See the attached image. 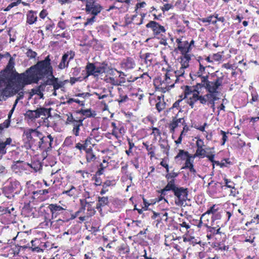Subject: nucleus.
Returning <instances> with one entry per match:
<instances>
[{"label":"nucleus","mask_w":259,"mask_h":259,"mask_svg":"<svg viewBox=\"0 0 259 259\" xmlns=\"http://www.w3.org/2000/svg\"><path fill=\"white\" fill-rule=\"evenodd\" d=\"M50 56H48L44 60L39 61L35 65L30 67L25 72L19 75L17 80L20 83L25 85L31 83H37L38 81L45 76H51L44 83L47 85H53L56 78L53 75L52 67L50 63Z\"/></svg>","instance_id":"1"},{"label":"nucleus","mask_w":259,"mask_h":259,"mask_svg":"<svg viewBox=\"0 0 259 259\" xmlns=\"http://www.w3.org/2000/svg\"><path fill=\"white\" fill-rule=\"evenodd\" d=\"M168 191H172L176 196L175 201V204L178 206H182L184 202L188 199V189L183 187H178L175 184V180H171L168 181L165 187L161 189L160 193L161 195H165V192Z\"/></svg>","instance_id":"2"},{"label":"nucleus","mask_w":259,"mask_h":259,"mask_svg":"<svg viewBox=\"0 0 259 259\" xmlns=\"http://www.w3.org/2000/svg\"><path fill=\"white\" fill-rule=\"evenodd\" d=\"M222 77H218L214 81H209L208 76L206 75L202 77V81L200 83H198L197 85L205 88L210 93H217V89L222 84Z\"/></svg>","instance_id":"3"},{"label":"nucleus","mask_w":259,"mask_h":259,"mask_svg":"<svg viewBox=\"0 0 259 259\" xmlns=\"http://www.w3.org/2000/svg\"><path fill=\"white\" fill-rule=\"evenodd\" d=\"M102 7L96 0L85 1V11L88 14L97 16L102 10Z\"/></svg>","instance_id":"4"},{"label":"nucleus","mask_w":259,"mask_h":259,"mask_svg":"<svg viewBox=\"0 0 259 259\" xmlns=\"http://www.w3.org/2000/svg\"><path fill=\"white\" fill-rule=\"evenodd\" d=\"M11 81L9 74L5 72H2L0 73V93L6 95L7 90L11 89Z\"/></svg>","instance_id":"5"},{"label":"nucleus","mask_w":259,"mask_h":259,"mask_svg":"<svg viewBox=\"0 0 259 259\" xmlns=\"http://www.w3.org/2000/svg\"><path fill=\"white\" fill-rule=\"evenodd\" d=\"M146 27L148 28H151L154 35H157L161 32L164 33L166 31L164 26L154 21H150L146 24Z\"/></svg>","instance_id":"6"},{"label":"nucleus","mask_w":259,"mask_h":259,"mask_svg":"<svg viewBox=\"0 0 259 259\" xmlns=\"http://www.w3.org/2000/svg\"><path fill=\"white\" fill-rule=\"evenodd\" d=\"M74 57V54L71 51L67 52L64 54L62 57L60 63L58 65V68L60 69H64L68 66L69 63Z\"/></svg>","instance_id":"7"},{"label":"nucleus","mask_w":259,"mask_h":259,"mask_svg":"<svg viewBox=\"0 0 259 259\" xmlns=\"http://www.w3.org/2000/svg\"><path fill=\"white\" fill-rule=\"evenodd\" d=\"M24 134L30 145L34 144L35 141L36 140V138H39V136L41 135V133L33 129L28 130L25 132Z\"/></svg>","instance_id":"8"},{"label":"nucleus","mask_w":259,"mask_h":259,"mask_svg":"<svg viewBox=\"0 0 259 259\" xmlns=\"http://www.w3.org/2000/svg\"><path fill=\"white\" fill-rule=\"evenodd\" d=\"M48 207L52 213L53 218H56L58 215L62 213L63 211L65 210L62 206L57 204H51Z\"/></svg>","instance_id":"9"},{"label":"nucleus","mask_w":259,"mask_h":259,"mask_svg":"<svg viewBox=\"0 0 259 259\" xmlns=\"http://www.w3.org/2000/svg\"><path fill=\"white\" fill-rule=\"evenodd\" d=\"M85 69L87 72L88 76L89 75L98 76V73L96 72L97 66L94 64L88 63L85 67Z\"/></svg>","instance_id":"10"},{"label":"nucleus","mask_w":259,"mask_h":259,"mask_svg":"<svg viewBox=\"0 0 259 259\" xmlns=\"http://www.w3.org/2000/svg\"><path fill=\"white\" fill-rule=\"evenodd\" d=\"M37 117H40L41 115L48 116L50 117L51 116V108H46L44 107L38 108L36 109Z\"/></svg>","instance_id":"11"},{"label":"nucleus","mask_w":259,"mask_h":259,"mask_svg":"<svg viewBox=\"0 0 259 259\" xmlns=\"http://www.w3.org/2000/svg\"><path fill=\"white\" fill-rule=\"evenodd\" d=\"M198 61L200 62V60H198ZM205 69V67H204L200 62H199V70L195 74H192V73H190V76L193 80L195 79V77H200L201 78V81H202V77L204 76H202L203 72H204Z\"/></svg>","instance_id":"12"},{"label":"nucleus","mask_w":259,"mask_h":259,"mask_svg":"<svg viewBox=\"0 0 259 259\" xmlns=\"http://www.w3.org/2000/svg\"><path fill=\"white\" fill-rule=\"evenodd\" d=\"M84 119V118L82 119H78L77 121L74 122L72 125L73 128L72 130V133L75 136H78L80 131V127L83 125L82 121Z\"/></svg>","instance_id":"13"},{"label":"nucleus","mask_w":259,"mask_h":259,"mask_svg":"<svg viewBox=\"0 0 259 259\" xmlns=\"http://www.w3.org/2000/svg\"><path fill=\"white\" fill-rule=\"evenodd\" d=\"M194 44V41L192 40L190 44L187 41H185V45L184 47L179 45L178 49L181 52L182 54H186L188 53L191 49V47Z\"/></svg>","instance_id":"14"},{"label":"nucleus","mask_w":259,"mask_h":259,"mask_svg":"<svg viewBox=\"0 0 259 259\" xmlns=\"http://www.w3.org/2000/svg\"><path fill=\"white\" fill-rule=\"evenodd\" d=\"M182 55H183V56L181 57V66L183 68H187L189 66V62L191 60V57L188 53L182 54Z\"/></svg>","instance_id":"15"},{"label":"nucleus","mask_w":259,"mask_h":259,"mask_svg":"<svg viewBox=\"0 0 259 259\" xmlns=\"http://www.w3.org/2000/svg\"><path fill=\"white\" fill-rule=\"evenodd\" d=\"M109 200L107 197H99L98 202L97 204L96 208L97 209H101V207L108 205Z\"/></svg>","instance_id":"16"},{"label":"nucleus","mask_w":259,"mask_h":259,"mask_svg":"<svg viewBox=\"0 0 259 259\" xmlns=\"http://www.w3.org/2000/svg\"><path fill=\"white\" fill-rule=\"evenodd\" d=\"M164 96L157 97L158 102L156 104V108L159 112L163 110L166 106V103L164 101Z\"/></svg>","instance_id":"17"},{"label":"nucleus","mask_w":259,"mask_h":259,"mask_svg":"<svg viewBox=\"0 0 259 259\" xmlns=\"http://www.w3.org/2000/svg\"><path fill=\"white\" fill-rule=\"evenodd\" d=\"M141 57L145 59V63L147 65L150 66L152 64L155 55L154 54L147 53L142 56Z\"/></svg>","instance_id":"18"},{"label":"nucleus","mask_w":259,"mask_h":259,"mask_svg":"<svg viewBox=\"0 0 259 259\" xmlns=\"http://www.w3.org/2000/svg\"><path fill=\"white\" fill-rule=\"evenodd\" d=\"M37 20L36 13L29 11L27 15V22L29 24H32Z\"/></svg>","instance_id":"19"},{"label":"nucleus","mask_w":259,"mask_h":259,"mask_svg":"<svg viewBox=\"0 0 259 259\" xmlns=\"http://www.w3.org/2000/svg\"><path fill=\"white\" fill-rule=\"evenodd\" d=\"M39 243L38 240H32L31 241V246L29 247V248L32 251H35L37 252H42V249L37 246V243Z\"/></svg>","instance_id":"20"},{"label":"nucleus","mask_w":259,"mask_h":259,"mask_svg":"<svg viewBox=\"0 0 259 259\" xmlns=\"http://www.w3.org/2000/svg\"><path fill=\"white\" fill-rule=\"evenodd\" d=\"M196 146L197 149L196 150V152L194 154V157L197 156H203L204 157L205 156L206 151L203 148L202 145H199L198 143H196Z\"/></svg>","instance_id":"21"},{"label":"nucleus","mask_w":259,"mask_h":259,"mask_svg":"<svg viewBox=\"0 0 259 259\" xmlns=\"http://www.w3.org/2000/svg\"><path fill=\"white\" fill-rule=\"evenodd\" d=\"M78 113L81 114L87 117H95L96 115V112L94 111V112L92 113L90 109H81L78 111Z\"/></svg>","instance_id":"22"},{"label":"nucleus","mask_w":259,"mask_h":259,"mask_svg":"<svg viewBox=\"0 0 259 259\" xmlns=\"http://www.w3.org/2000/svg\"><path fill=\"white\" fill-rule=\"evenodd\" d=\"M25 116L26 117H28L29 119H30L31 120H33L36 118H38L37 115L36 110H27L25 114Z\"/></svg>","instance_id":"23"},{"label":"nucleus","mask_w":259,"mask_h":259,"mask_svg":"<svg viewBox=\"0 0 259 259\" xmlns=\"http://www.w3.org/2000/svg\"><path fill=\"white\" fill-rule=\"evenodd\" d=\"M131 1V0H125V3H124V4L117 8L119 10V12L125 13L127 12L130 5Z\"/></svg>","instance_id":"24"},{"label":"nucleus","mask_w":259,"mask_h":259,"mask_svg":"<svg viewBox=\"0 0 259 259\" xmlns=\"http://www.w3.org/2000/svg\"><path fill=\"white\" fill-rule=\"evenodd\" d=\"M189 130L188 127L187 126V125H185L183 130L182 131L180 136H179V138L175 141V143L176 144H179L182 143V138L183 135H185L186 132Z\"/></svg>","instance_id":"25"},{"label":"nucleus","mask_w":259,"mask_h":259,"mask_svg":"<svg viewBox=\"0 0 259 259\" xmlns=\"http://www.w3.org/2000/svg\"><path fill=\"white\" fill-rule=\"evenodd\" d=\"M107 65L105 63H102L100 66H97L96 72L99 74L105 73L107 71Z\"/></svg>","instance_id":"26"},{"label":"nucleus","mask_w":259,"mask_h":259,"mask_svg":"<svg viewBox=\"0 0 259 259\" xmlns=\"http://www.w3.org/2000/svg\"><path fill=\"white\" fill-rule=\"evenodd\" d=\"M105 80L107 83H110L112 85H120V82L118 81L117 79H115L112 77H107L105 79Z\"/></svg>","instance_id":"27"},{"label":"nucleus","mask_w":259,"mask_h":259,"mask_svg":"<svg viewBox=\"0 0 259 259\" xmlns=\"http://www.w3.org/2000/svg\"><path fill=\"white\" fill-rule=\"evenodd\" d=\"M124 65L126 69H132L134 67L135 64L132 59L128 58L124 63Z\"/></svg>","instance_id":"28"},{"label":"nucleus","mask_w":259,"mask_h":259,"mask_svg":"<svg viewBox=\"0 0 259 259\" xmlns=\"http://www.w3.org/2000/svg\"><path fill=\"white\" fill-rule=\"evenodd\" d=\"M178 175H179L178 172H174V171H172L170 173L167 174L165 176V178H166V179L167 180V183L168 182V181H169L171 180H172V179L175 180V178H176L177 177H178Z\"/></svg>","instance_id":"29"},{"label":"nucleus","mask_w":259,"mask_h":259,"mask_svg":"<svg viewBox=\"0 0 259 259\" xmlns=\"http://www.w3.org/2000/svg\"><path fill=\"white\" fill-rule=\"evenodd\" d=\"M57 80L54 81L53 88L54 90L56 91L60 88H62L64 85V83L62 81H58V78H56Z\"/></svg>","instance_id":"30"},{"label":"nucleus","mask_w":259,"mask_h":259,"mask_svg":"<svg viewBox=\"0 0 259 259\" xmlns=\"http://www.w3.org/2000/svg\"><path fill=\"white\" fill-rule=\"evenodd\" d=\"M14 62L12 61V59H10L9 60V62L8 63V64L7 65L6 68L5 70L4 71V72H5L7 74L9 73L7 72L8 71H11L12 70L13 67H14Z\"/></svg>","instance_id":"31"},{"label":"nucleus","mask_w":259,"mask_h":259,"mask_svg":"<svg viewBox=\"0 0 259 259\" xmlns=\"http://www.w3.org/2000/svg\"><path fill=\"white\" fill-rule=\"evenodd\" d=\"M200 96H199V92L195 89H194L192 96L190 97V99L194 101V102H196L199 100Z\"/></svg>","instance_id":"32"},{"label":"nucleus","mask_w":259,"mask_h":259,"mask_svg":"<svg viewBox=\"0 0 259 259\" xmlns=\"http://www.w3.org/2000/svg\"><path fill=\"white\" fill-rule=\"evenodd\" d=\"M96 158L95 155L93 153H88L86 155V159L88 162H91L94 161Z\"/></svg>","instance_id":"33"},{"label":"nucleus","mask_w":259,"mask_h":259,"mask_svg":"<svg viewBox=\"0 0 259 259\" xmlns=\"http://www.w3.org/2000/svg\"><path fill=\"white\" fill-rule=\"evenodd\" d=\"M75 188L74 186H72L70 189L68 190L65 191L63 192V194H67L69 196H73L75 194Z\"/></svg>","instance_id":"34"},{"label":"nucleus","mask_w":259,"mask_h":259,"mask_svg":"<svg viewBox=\"0 0 259 259\" xmlns=\"http://www.w3.org/2000/svg\"><path fill=\"white\" fill-rule=\"evenodd\" d=\"M26 54L27 56L31 59L34 58L37 55V53L31 49H28Z\"/></svg>","instance_id":"35"},{"label":"nucleus","mask_w":259,"mask_h":259,"mask_svg":"<svg viewBox=\"0 0 259 259\" xmlns=\"http://www.w3.org/2000/svg\"><path fill=\"white\" fill-rule=\"evenodd\" d=\"M6 147L4 143L0 140V154L4 155L7 153Z\"/></svg>","instance_id":"36"},{"label":"nucleus","mask_w":259,"mask_h":259,"mask_svg":"<svg viewBox=\"0 0 259 259\" xmlns=\"http://www.w3.org/2000/svg\"><path fill=\"white\" fill-rule=\"evenodd\" d=\"M214 207H215V205H213L212 207H211L208 210H207V211L205 213H204L202 215L201 218L202 217H205L207 214H209L210 213H212L213 214L214 213H215V212L217 211V209L214 208Z\"/></svg>","instance_id":"37"},{"label":"nucleus","mask_w":259,"mask_h":259,"mask_svg":"<svg viewBox=\"0 0 259 259\" xmlns=\"http://www.w3.org/2000/svg\"><path fill=\"white\" fill-rule=\"evenodd\" d=\"M191 157V156H190L189 157H187V159L186 160L185 165L183 167V168H189L193 164L190 161V158Z\"/></svg>","instance_id":"38"},{"label":"nucleus","mask_w":259,"mask_h":259,"mask_svg":"<svg viewBox=\"0 0 259 259\" xmlns=\"http://www.w3.org/2000/svg\"><path fill=\"white\" fill-rule=\"evenodd\" d=\"M40 93V89H39L38 87L33 88L31 90L30 92V98L34 95H37Z\"/></svg>","instance_id":"39"},{"label":"nucleus","mask_w":259,"mask_h":259,"mask_svg":"<svg viewBox=\"0 0 259 259\" xmlns=\"http://www.w3.org/2000/svg\"><path fill=\"white\" fill-rule=\"evenodd\" d=\"M10 125V121L8 120H6L4 121V122L0 125V133H1L2 131L3 130L4 127H8Z\"/></svg>","instance_id":"40"},{"label":"nucleus","mask_w":259,"mask_h":259,"mask_svg":"<svg viewBox=\"0 0 259 259\" xmlns=\"http://www.w3.org/2000/svg\"><path fill=\"white\" fill-rule=\"evenodd\" d=\"M213 18V15L209 16L207 18H203L200 19L201 21L203 23L208 22L211 23V19Z\"/></svg>","instance_id":"41"},{"label":"nucleus","mask_w":259,"mask_h":259,"mask_svg":"<svg viewBox=\"0 0 259 259\" xmlns=\"http://www.w3.org/2000/svg\"><path fill=\"white\" fill-rule=\"evenodd\" d=\"M183 155H185L186 157H188L190 156L189 153L187 151H185L183 150H180L177 157H182Z\"/></svg>","instance_id":"42"},{"label":"nucleus","mask_w":259,"mask_h":259,"mask_svg":"<svg viewBox=\"0 0 259 259\" xmlns=\"http://www.w3.org/2000/svg\"><path fill=\"white\" fill-rule=\"evenodd\" d=\"M221 134L223 136V137H222L223 142L222 143V145H224L225 144V142H226V141L227 140L228 137L226 135V133L222 130L221 131Z\"/></svg>","instance_id":"43"},{"label":"nucleus","mask_w":259,"mask_h":259,"mask_svg":"<svg viewBox=\"0 0 259 259\" xmlns=\"http://www.w3.org/2000/svg\"><path fill=\"white\" fill-rule=\"evenodd\" d=\"M48 193H49L48 190L45 189V190H40L35 191L33 192V194L42 195H45Z\"/></svg>","instance_id":"44"},{"label":"nucleus","mask_w":259,"mask_h":259,"mask_svg":"<svg viewBox=\"0 0 259 259\" xmlns=\"http://www.w3.org/2000/svg\"><path fill=\"white\" fill-rule=\"evenodd\" d=\"M222 58V55L220 53L214 54L212 56V59L216 61L221 60Z\"/></svg>","instance_id":"45"},{"label":"nucleus","mask_w":259,"mask_h":259,"mask_svg":"<svg viewBox=\"0 0 259 259\" xmlns=\"http://www.w3.org/2000/svg\"><path fill=\"white\" fill-rule=\"evenodd\" d=\"M213 17L214 18L216 19L217 20L221 21V22H224L225 21V19L224 17H219V14L214 13L213 15Z\"/></svg>","instance_id":"46"},{"label":"nucleus","mask_w":259,"mask_h":259,"mask_svg":"<svg viewBox=\"0 0 259 259\" xmlns=\"http://www.w3.org/2000/svg\"><path fill=\"white\" fill-rule=\"evenodd\" d=\"M24 97V93L23 92H20L18 93V97L15 102V106H16L19 100L22 99Z\"/></svg>","instance_id":"47"},{"label":"nucleus","mask_w":259,"mask_h":259,"mask_svg":"<svg viewBox=\"0 0 259 259\" xmlns=\"http://www.w3.org/2000/svg\"><path fill=\"white\" fill-rule=\"evenodd\" d=\"M84 202L85 203V205L87 208V210L88 211L92 210L93 208H92V203L93 202H88L85 199H84Z\"/></svg>","instance_id":"48"},{"label":"nucleus","mask_w":259,"mask_h":259,"mask_svg":"<svg viewBox=\"0 0 259 259\" xmlns=\"http://www.w3.org/2000/svg\"><path fill=\"white\" fill-rule=\"evenodd\" d=\"M172 8V6L169 4H166L164 5L163 7L162 8V10L163 11H168L171 8Z\"/></svg>","instance_id":"49"},{"label":"nucleus","mask_w":259,"mask_h":259,"mask_svg":"<svg viewBox=\"0 0 259 259\" xmlns=\"http://www.w3.org/2000/svg\"><path fill=\"white\" fill-rule=\"evenodd\" d=\"M93 180H95V185L96 186H100L102 184L101 180L100 178H98L97 177H94L93 178Z\"/></svg>","instance_id":"50"},{"label":"nucleus","mask_w":259,"mask_h":259,"mask_svg":"<svg viewBox=\"0 0 259 259\" xmlns=\"http://www.w3.org/2000/svg\"><path fill=\"white\" fill-rule=\"evenodd\" d=\"M91 94L89 93H83L81 94H77L75 95L76 97H82L83 98L90 97Z\"/></svg>","instance_id":"51"},{"label":"nucleus","mask_w":259,"mask_h":259,"mask_svg":"<svg viewBox=\"0 0 259 259\" xmlns=\"http://www.w3.org/2000/svg\"><path fill=\"white\" fill-rule=\"evenodd\" d=\"M91 140H92L91 138L88 137L84 141V143H83V146H84L85 149H86V148H87V147L88 146V145L89 144H91Z\"/></svg>","instance_id":"52"},{"label":"nucleus","mask_w":259,"mask_h":259,"mask_svg":"<svg viewBox=\"0 0 259 259\" xmlns=\"http://www.w3.org/2000/svg\"><path fill=\"white\" fill-rule=\"evenodd\" d=\"M182 100H178V101H177L176 102H175L173 105H172V106L169 108V110H170L171 109H173V108H176L177 109H178V108L180 106V103L182 101Z\"/></svg>","instance_id":"53"},{"label":"nucleus","mask_w":259,"mask_h":259,"mask_svg":"<svg viewBox=\"0 0 259 259\" xmlns=\"http://www.w3.org/2000/svg\"><path fill=\"white\" fill-rule=\"evenodd\" d=\"M77 119L74 118L72 115L70 116H68L67 119V121L71 123L72 124H73L74 122H77Z\"/></svg>","instance_id":"54"},{"label":"nucleus","mask_w":259,"mask_h":259,"mask_svg":"<svg viewBox=\"0 0 259 259\" xmlns=\"http://www.w3.org/2000/svg\"><path fill=\"white\" fill-rule=\"evenodd\" d=\"M194 91V89L192 90V89L191 87H189L188 86H186V89L185 91V93L186 95H189V94H193V92Z\"/></svg>","instance_id":"55"},{"label":"nucleus","mask_w":259,"mask_h":259,"mask_svg":"<svg viewBox=\"0 0 259 259\" xmlns=\"http://www.w3.org/2000/svg\"><path fill=\"white\" fill-rule=\"evenodd\" d=\"M199 101L202 104H205L207 101V98L206 97V95L204 96H200L199 97Z\"/></svg>","instance_id":"56"},{"label":"nucleus","mask_w":259,"mask_h":259,"mask_svg":"<svg viewBox=\"0 0 259 259\" xmlns=\"http://www.w3.org/2000/svg\"><path fill=\"white\" fill-rule=\"evenodd\" d=\"M184 69L181 66L180 70L175 72L176 75L183 76L185 72Z\"/></svg>","instance_id":"57"},{"label":"nucleus","mask_w":259,"mask_h":259,"mask_svg":"<svg viewBox=\"0 0 259 259\" xmlns=\"http://www.w3.org/2000/svg\"><path fill=\"white\" fill-rule=\"evenodd\" d=\"M120 250H123L125 252H129V248H128V246L126 244H122V245H121L120 247Z\"/></svg>","instance_id":"58"},{"label":"nucleus","mask_w":259,"mask_h":259,"mask_svg":"<svg viewBox=\"0 0 259 259\" xmlns=\"http://www.w3.org/2000/svg\"><path fill=\"white\" fill-rule=\"evenodd\" d=\"M177 118V116H175L172 119V121L170 123L169 126H173L174 127L176 128L177 126H178V123L176 121V118Z\"/></svg>","instance_id":"59"},{"label":"nucleus","mask_w":259,"mask_h":259,"mask_svg":"<svg viewBox=\"0 0 259 259\" xmlns=\"http://www.w3.org/2000/svg\"><path fill=\"white\" fill-rule=\"evenodd\" d=\"M214 93H210L206 95V97L207 99L211 98V99L214 100V102L217 100V98L215 95L214 94Z\"/></svg>","instance_id":"60"},{"label":"nucleus","mask_w":259,"mask_h":259,"mask_svg":"<svg viewBox=\"0 0 259 259\" xmlns=\"http://www.w3.org/2000/svg\"><path fill=\"white\" fill-rule=\"evenodd\" d=\"M47 15L48 13L47 11L46 10H42L39 13V17L42 19H44Z\"/></svg>","instance_id":"61"},{"label":"nucleus","mask_w":259,"mask_h":259,"mask_svg":"<svg viewBox=\"0 0 259 259\" xmlns=\"http://www.w3.org/2000/svg\"><path fill=\"white\" fill-rule=\"evenodd\" d=\"M75 148L79 149V150H84L85 149L84 148V146L83 144H81L79 143H78L75 145Z\"/></svg>","instance_id":"62"},{"label":"nucleus","mask_w":259,"mask_h":259,"mask_svg":"<svg viewBox=\"0 0 259 259\" xmlns=\"http://www.w3.org/2000/svg\"><path fill=\"white\" fill-rule=\"evenodd\" d=\"M160 165L162 166L163 167H165L166 168V170L167 172H168L169 171V168H168V165L164 162L163 160H162L160 162Z\"/></svg>","instance_id":"63"},{"label":"nucleus","mask_w":259,"mask_h":259,"mask_svg":"<svg viewBox=\"0 0 259 259\" xmlns=\"http://www.w3.org/2000/svg\"><path fill=\"white\" fill-rule=\"evenodd\" d=\"M58 26L61 29H64L65 28V24L63 21H60L58 24Z\"/></svg>","instance_id":"64"}]
</instances>
